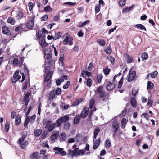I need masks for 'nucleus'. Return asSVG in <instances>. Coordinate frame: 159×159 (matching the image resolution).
I'll use <instances>...</instances> for the list:
<instances>
[{
    "label": "nucleus",
    "mask_w": 159,
    "mask_h": 159,
    "mask_svg": "<svg viewBox=\"0 0 159 159\" xmlns=\"http://www.w3.org/2000/svg\"><path fill=\"white\" fill-rule=\"evenodd\" d=\"M78 148H76L74 150H72L70 149L68 150L67 156L68 157H73L74 156H77V150Z\"/></svg>",
    "instance_id": "14"
},
{
    "label": "nucleus",
    "mask_w": 159,
    "mask_h": 159,
    "mask_svg": "<svg viewBox=\"0 0 159 159\" xmlns=\"http://www.w3.org/2000/svg\"><path fill=\"white\" fill-rule=\"evenodd\" d=\"M51 53V49L49 48H46L44 50V55H46L49 54Z\"/></svg>",
    "instance_id": "46"
},
{
    "label": "nucleus",
    "mask_w": 159,
    "mask_h": 159,
    "mask_svg": "<svg viewBox=\"0 0 159 159\" xmlns=\"http://www.w3.org/2000/svg\"><path fill=\"white\" fill-rule=\"evenodd\" d=\"M154 87L153 84L150 81H148L147 82V90H148L152 89Z\"/></svg>",
    "instance_id": "28"
},
{
    "label": "nucleus",
    "mask_w": 159,
    "mask_h": 159,
    "mask_svg": "<svg viewBox=\"0 0 159 159\" xmlns=\"http://www.w3.org/2000/svg\"><path fill=\"white\" fill-rule=\"evenodd\" d=\"M23 25H24L23 24H22L20 26L16 28L15 29V31H16V32H18L19 31H20V30H22L23 29Z\"/></svg>",
    "instance_id": "53"
},
{
    "label": "nucleus",
    "mask_w": 159,
    "mask_h": 159,
    "mask_svg": "<svg viewBox=\"0 0 159 159\" xmlns=\"http://www.w3.org/2000/svg\"><path fill=\"white\" fill-rule=\"evenodd\" d=\"M89 111V108L87 107H85L83 109L80 115V116L81 118L85 119L88 115Z\"/></svg>",
    "instance_id": "9"
},
{
    "label": "nucleus",
    "mask_w": 159,
    "mask_h": 159,
    "mask_svg": "<svg viewBox=\"0 0 159 159\" xmlns=\"http://www.w3.org/2000/svg\"><path fill=\"white\" fill-rule=\"evenodd\" d=\"M136 71L135 70L132 71L130 70L127 76V81L128 82H130L134 80V81L136 80L135 79L136 76Z\"/></svg>",
    "instance_id": "6"
},
{
    "label": "nucleus",
    "mask_w": 159,
    "mask_h": 159,
    "mask_svg": "<svg viewBox=\"0 0 159 159\" xmlns=\"http://www.w3.org/2000/svg\"><path fill=\"white\" fill-rule=\"evenodd\" d=\"M55 64V61L52 60H51L48 63V66H45V68L46 70L48 69H51L54 67Z\"/></svg>",
    "instance_id": "16"
},
{
    "label": "nucleus",
    "mask_w": 159,
    "mask_h": 159,
    "mask_svg": "<svg viewBox=\"0 0 159 159\" xmlns=\"http://www.w3.org/2000/svg\"><path fill=\"white\" fill-rule=\"evenodd\" d=\"M69 119V116L66 115L63 116H61L58 118L56 121V127H58L60 126L63 122H67Z\"/></svg>",
    "instance_id": "5"
},
{
    "label": "nucleus",
    "mask_w": 159,
    "mask_h": 159,
    "mask_svg": "<svg viewBox=\"0 0 159 159\" xmlns=\"http://www.w3.org/2000/svg\"><path fill=\"white\" fill-rule=\"evenodd\" d=\"M62 33L61 32H59L55 33L54 37V40H57L59 39L61 36Z\"/></svg>",
    "instance_id": "45"
},
{
    "label": "nucleus",
    "mask_w": 159,
    "mask_h": 159,
    "mask_svg": "<svg viewBox=\"0 0 159 159\" xmlns=\"http://www.w3.org/2000/svg\"><path fill=\"white\" fill-rule=\"evenodd\" d=\"M116 83L115 81H113V83L109 81L106 86V89L108 91L112 90L115 87Z\"/></svg>",
    "instance_id": "13"
},
{
    "label": "nucleus",
    "mask_w": 159,
    "mask_h": 159,
    "mask_svg": "<svg viewBox=\"0 0 159 159\" xmlns=\"http://www.w3.org/2000/svg\"><path fill=\"white\" fill-rule=\"evenodd\" d=\"M52 122V121L51 119L48 120L47 118L44 119L43 121V125H45V126H48L50 125Z\"/></svg>",
    "instance_id": "25"
},
{
    "label": "nucleus",
    "mask_w": 159,
    "mask_h": 159,
    "mask_svg": "<svg viewBox=\"0 0 159 159\" xmlns=\"http://www.w3.org/2000/svg\"><path fill=\"white\" fill-rule=\"evenodd\" d=\"M29 116L28 119L29 120V121L30 123H33L34 122V120L36 119V116L35 114L33 115L32 116L30 117V116Z\"/></svg>",
    "instance_id": "37"
},
{
    "label": "nucleus",
    "mask_w": 159,
    "mask_h": 159,
    "mask_svg": "<svg viewBox=\"0 0 159 159\" xmlns=\"http://www.w3.org/2000/svg\"><path fill=\"white\" fill-rule=\"evenodd\" d=\"M83 101V99L80 98L79 99L75 100L72 106H76L78 105Z\"/></svg>",
    "instance_id": "32"
},
{
    "label": "nucleus",
    "mask_w": 159,
    "mask_h": 159,
    "mask_svg": "<svg viewBox=\"0 0 159 159\" xmlns=\"http://www.w3.org/2000/svg\"><path fill=\"white\" fill-rule=\"evenodd\" d=\"M105 52L107 54H110L112 52L111 47L110 46L108 47V48L106 49Z\"/></svg>",
    "instance_id": "59"
},
{
    "label": "nucleus",
    "mask_w": 159,
    "mask_h": 159,
    "mask_svg": "<svg viewBox=\"0 0 159 159\" xmlns=\"http://www.w3.org/2000/svg\"><path fill=\"white\" fill-rule=\"evenodd\" d=\"M30 93L29 92H28L24 96L23 101H26V100H28V99H28V98L30 96Z\"/></svg>",
    "instance_id": "57"
},
{
    "label": "nucleus",
    "mask_w": 159,
    "mask_h": 159,
    "mask_svg": "<svg viewBox=\"0 0 159 159\" xmlns=\"http://www.w3.org/2000/svg\"><path fill=\"white\" fill-rule=\"evenodd\" d=\"M81 117L80 115V114L77 115L74 118V125L77 124L79 122Z\"/></svg>",
    "instance_id": "27"
},
{
    "label": "nucleus",
    "mask_w": 159,
    "mask_h": 159,
    "mask_svg": "<svg viewBox=\"0 0 159 159\" xmlns=\"http://www.w3.org/2000/svg\"><path fill=\"white\" fill-rule=\"evenodd\" d=\"M125 1L126 0H120L119 5L122 7L124 6L125 3Z\"/></svg>",
    "instance_id": "64"
},
{
    "label": "nucleus",
    "mask_w": 159,
    "mask_h": 159,
    "mask_svg": "<svg viewBox=\"0 0 159 159\" xmlns=\"http://www.w3.org/2000/svg\"><path fill=\"white\" fill-rule=\"evenodd\" d=\"M134 7V5H132L131 6L129 7H127L123 9L122 12L123 13L126 12L130 11L132 9H133Z\"/></svg>",
    "instance_id": "29"
},
{
    "label": "nucleus",
    "mask_w": 159,
    "mask_h": 159,
    "mask_svg": "<svg viewBox=\"0 0 159 159\" xmlns=\"http://www.w3.org/2000/svg\"><path fill=\"white\" fill-rule=\"evenodd\" d=\"M59 135L58 131H54L52 133V134L50 137L51 140L52 141H53L56 139Z\"/></svg>",
    "instance_id": "19"
},
{
    "label": "nucleus",
    "mask_w": 159,
    "mask_h": 159,
    "mask_svg": "<svg viewBox=\"0 0 159 159\" xmlns=\"http://www.w3.org/2000/svg\"><path fill=\"white\" fill-rule=\"evenodd\" d=\"M19 73V71L17 70L14 73L13 77L11 79L13 83H15L21 78V76L18 75Z\"/></svg>",
    "instance_id": "10"
},
{
    "label": "nucleus",
    "mask_w": 159,
    "mask_h": 159,
    "mask_svg": "<svg viewBox=\"0 0 159 159\" xmlns=\"http://www.w3.org/2000/svg\"><path fill=\"white\" fill-rule=\"evenodd\" d=\"M97 42L98 43L99 45L103 47L105 45V41L103 39H98L97 40Z\"/></svg>",
    "instance_id": "34"
},
{
    "label": "nucleus",
    "mask_w": 159,
    "mask_h": 159,
    "mask_svg": "<svg viewBox=\"0 0 159 159\" xmlns=\"http://www.w3.org/2000/svg\"><path fill=\"white\" fill-rule=\"evenodd\" d=\"M95 111V110H90L89 113L88 118L87 119L88 121L91 122V117L93 113V112Z\"/></svg>",
    "instance_id": "39"
},
{
    "label": "nucleus",
    "mask_w": 159,
    "mask_h": 159,
    "mask_svg": "<svg viewBox=\"0 0 159 159\" xmlns=\"http://www.w3.org/2000/svg\"><path fill=\"white\" fill-rule=\"evenodd\" d=\"M54 92L57 95H59L61 93V90L60 88L58 87L55 89H53Z\"/></svg>",
    "instance_id": "36"
},
{
    "label": "nucleus",
    "mask_w": 159,
    "mask_h": 159,
    "mask_svg": "<svg viewBox=\"0 0 159 159\" xmlns=\"http://www.w3.org/2000/svg\"><path fill=\"white\" fill-rule=\"evenodd\" d=\"M64 123V129L66 130H68L70 127V124L67 122Z\"/></svg>",
    "instance_id": "41"
},
{
    "label": "nucleus",
    "mask_w": 159,
    "mask_h": 159,
    "mask_svg": "<svg viewBox=\"0 0 159 159\" xmlns=\"http://www.w3.org/2000/svg\"><path fill=\"white\" fill-rule=\"evenodd\" d=\"M90 22L89 20H86L84 22L82 23L81 24L77 25V27L79 28H81L83 26L85 25L86 24L89 23Z\"/></svg>",
    "instance_id": "44"
},
{
    "label": "nucleus",
    "mask_w": 159,
    "mask_h": 159,
    "mask_svg": "<svg viewBox=\"0 0 159 159\" xmlns=\"http://www.w3.org/2000/svg\"><path fill=\"white\" fill-rule=\"evenodd\" d=\"M111 69L109 68H106L103 69V72L104 74L107 75H108L111 71Z\"/></svg>",
    "instance_id": "51"
},
{
    "label": "nucleus",
    "mask_w": 159,
    "mask_h": 159,
    "mask_svg": "<svg viewBox=\"0 0 159 159\" xmlns=\"http://www.w3.org/2000/svg\"><path fill=\"white\" fill-rule=\"evenodd\" d=\"M24 16L23 13L20 11H17V15L16 16V19L20 20Z\"/></svg>",
    "instance_id": "22"
},
{
    "label": "nucleus",
    "mask_w": 159,
    "mask_h": 159,
    "mask_svg": "<svg viewBox=\"0 0 159 159\" xmlns=\"http://www.w3.org/2000/svg\"><path fill=\"white\" fill-rule=\"evenodd\" d=\"M54 90H52L49 93L48 98V99L49 101H53L54 98H55L56 94L54 92Z\"/></svg>",
    "instance_id": "17"
},
{
    "label": "nucleus",
    "mask_w": 159,
    "mask_h": 159,
    "mask_svg": "<svg viewBox=\"0 0 159 159\" xmlns=\"http://www.w3.org/2000/svg\"><path fill=\"white\" fill-rule=\"evenodd\" d=\"M55 127L56 123H52L50 125H49L48 126H45V129H47V131L51 132L54 130Z\"/></svg>",
    "instance_id": "15"
},
{
    "label": "nucleus",
    "mask_w": 159,
    "mask_h": 159,
    "mask_svg": "<svg viewBox=\"0 0 159 159\" xmlns=\"http://www.w3.org/2000/svg\"><path fill=\"white\" fill-rule=\"evenodd\" d=\"M2 30L3 33L5 34H9L10 31L9 28L6 26H3L2 27Z\"/></svg>",
    "instance_id": "26"
},
{
    "label": "nucleus",
    "mask_w": 159,
    "mask_h": 159,
    "mask_svg": "<svg viewBox=\"0 0 159 159\" xmlns=\"http://www.w3.org/2000/svg\"><path fill=\"white\" fill-rule=\"evenodd\" d=\"M34 15H33L31 16V17L30 18L31 19V20L29 21L26 24V27L27 28L31 29L33 27L34 25Z\"/></svg>",
    "instance_id": "8"
},
{
    "label": "nucleus",
    "mask_w": 159,
    "mask_h": 159,
    "mask_svg": "<svg viewBox=\"0 0 159 159\" xmlns=\"http://www.w3.org/2000/svg\"><path fill=\"white\" fill-rule=\"evenodd\" d=\"M10 123L9 122H6L5 125V130L6 132H8L9 129Z\"/></svg>",
    "instance_id": "56"
},
{
    "label": "nucleus",
    "mask_w": 159,
    "mask_h": 159,
    "mask_svg": "<svg viewBox=\"0 0 159 159\" xmlns=\"http://www.w3.org/2000/svg\"><path fill=\"white\" fill-rule=\"evenodd\" d=\"M102 76L101 74H99L98 75L97 77L98 82V83H101V80L102 79Z\"/></svg>",
    "instance_id": "63"
},
{
    "label": "nucleus",
    "mask_w": 159,
    "mask_h": 159,
    "mask_svg": "<svg viewBox=\"0 0 159 159\" xmlns=\"http://www.w3.org/2000/svg\"><path fill=\"white\" fill-rule=\"evenodd\" d=\"M59 137L61 140L65 141L66 138V133L64 132L61 133Z\"/></svg>",
    "instance_id": "35"
},
{
    "label": "nucleus",
    "mask_w": 159,
    "mask_h": 159,
    "mask_svg": "<svg viewBox=\"0 0 159 159\" xmlns=\"http://www.w3.org/2000/svg\"><path fill=\"white\" fill-rule=\"evenodd\" d=\"M23 69L24 71L25 72V75H27L28 76H29V70H28L27 67H26V66L25 64L24 65Z\"/></svg>",
    "instance_id": "54"
},
{
    "label": "nucleus",
    "mask_w": 159,
    "mask_h": 159,
    "mask_svg": "<svg viewBox=\"0 0 159 159\" xmlns=\"http://www.w3.org/2000/svg\"><path fill=\"white\" fill-rule=\"evenodd\" d=\"M27 135L25 134H23L21 138L19 139L17 141V143L20 144L21 148L22 149H24L28 145L29 143L28 141H24Z\"/></svg>",
    "instance_id": "4"
},
{
    "label": "nucleus",
    "mask_w": 159,
    "mask_h": 159,
    "mask_svg": "<svg viewBox=\"0 0 159 159\" xmlns=\"http://www.w3.org/2000/svg\"><path fill=\"white\" fill-rule=\"evenodd\" d=\"M93 68V65L92 62H91L90 63L88 67V69L89 71H91Z\"/></svg>",
    "instance_id": "62"
},
{
    "label": "nucleus",
    "mask_w": 159,
    "mask_h": 159,
    "mask_svg": "<svg viewBox=\"0 0 159 159\" xmlns=\"http://www.w3.org/2000/svg\"><path fill=\"white\" fill-rule=\"evenodd\" d=\"M107 58L108 60L110 61L112 64H114L115 59L114 57L110 55H108L107 57Z\"/></svg>",
    "instance_id": "38"
},
{
    "label": "nucleus",
    "mask_w": 159,
    "mask_h": 159,
    "mask_svg": "<svg viewBox=\"0 0 159 159\" xmlns=\"http://www.w3.org/2000/svg\"><path fill=\"white\" fill-rule=\"evenodd\" d=\"M130 103L132 107L134 108H135L137 105V102L135 98L134 97H132L130 100Z\"/></svg>",
    "instance_id": "23"
},
{
    "label": "nucleus",
    "mask_w": 159,
    "mask_h": 159,
    "mask_svg": "<svg viewBox=\"0 0 159 159\" xmlns=\"http://www.w3.org/2000/svg\"><path fill=\"white\" fill-rule=\"evenodd\" d=\"M30 157L31 159H37L40 158L39 156L38 155V152H34L30 155Z\"/></svg>",
    "instance_id": "24"
},
{
    "label": "nucleus",
    "mask_w": 159,
    "mask_h": 159,
    "mask_svg": "<svg viewBox=\"0 0 159 159\" xmlns=\"http://www.w3.org/2000/svg\"><path fill=\"white\" fill-rule=\"evenodd\" d=\"M7 22L12 25H14L15 23V20L13 18L10 17L8 18L7 20Z\"/></svg>",
    "instance_id": "43"
},
{
    "label": "nucleus",
    "mask_w": 159,
    "mask_h": 159,
    "mask_svg": "<svg viewBox=\"0 0 159 159\" xmlns=\"http://www.w3.org/2000/svg\"><path fill=\"white\" fill-rule=\"evenodd\" d=\"M135 27L141 30H144L145 31H146V29L145 27L141 24H136L135 25Z\"/></svg>",
    "instance_id": "33"
},
{
    "label": "nucleus",
    "mask_w": 159,
    "mask_h": 159,
    "mask_svg": "<svg viewBox=\"0 0 159 159\" xmlns=\"http://www.w3.org/2000/svg\"><path fill=\"white\" fill-rule=\"evenodd\" d=\"M64 81V79H63L59 78L56 80V85L58 86L61 85V83Z\"/></svg>",
    "instance_id": "40"
},
{
    "label": "nucleus",
    "mask_w": 159,
    "mask_h": 159,
    "mask_svg": "<svg viewBox=\"0 0 159 159\" xmlns=\"http://www.w3.org/2000/svg\"><path fill=\"white\" fill-rule=\"evenodd\" d=\"M77 156L78 155H83L85 154V151L83 149L79 150V149L77 150Z\"/></svg>",
    "instance_id": "49"
},
{
    "label": "nucleus",
    "mask_w": 159,
    "mask_h": 159,
    "mask_svg": "<svg viewBox=\"0 0 159 159\" xmlns=\"http://www.w3.org/2000/svg\"><path fill=\"white\" fill-rule=\"evenodd\" d=\"M73 39L72 37H70L69 36H66L63 43L64 45L67 44L69 43V45L71 46L73 44Z\"/></svg>",
    "instance_id": "11"
},
{
    "label": "nucleus",
    "mask_w": 159,
    "mask_h": 159,
    "mask_svg": "<svg viewBox=\"0 0 159 159\" xmlns=\"http://www.w3.org/2000/svg\"><path fill=\"white\" fill-rule=\"evenodd\" d=\"M123 77H122L118 82L117 87L118 88H120L121 87L123 82Z\"/></svg>",
    "instance_id": "52"
},
{
    "label": "nucleus",
    "mask_w": 159,
    "mask_h": 159,
    "mask_svg": "<svg viewBox=\"0 0 159 159\" xmlns=\"http://www.w3.org/2000/svg\"><path fill=\"white\" fill-rule=\"evenodd\" d=\"M100 138H98L96 139L94 142L93 146V148L94 150L96 149L99 145L101 142Z\"/></svg>",
    "instance_id": "20"
},
{
    "label": "nucleus",
    "mask_w": 159,
    "mask_h": 159,
    "mask_svg": "<svg viewBox=\"0 0 159 159\" xmlns=\"http://www.w3.org/2000/svg\"><path fill=\"white\" fill-rule=\"evenodd\" d=\"M21 116L20 115H17L16 117L15 125L18 126L20 124L21 122Z\"/></svg>",
    "instance_id": "21"
},
{
    "label": "nucleus",
    "mask_w": 159,
    "mask_h": 159,
    "mask_svg": "<svg viewBox=\"0 0 159 159\" xmlns=\"http://www.w3.org/2000/svg\"><path fill=\"white\" fill-rule=\"evenodd\" d=\"M92 81L91 78H88L87 80V85L90 87L92 84Z\"/></svg>",
    "instance_id": "47"
},
{
    "label": "nucleus",
    "mask_w": 159,
    "mask_h": 159,
    "mask_svg": "<svg viewBox=\"0 0 159 159\" xmlns=\"http://www.w3.org/2000/svg\"><path fill=\"white\" fill-rule=\"evenodd\" d=\"M53 149L55 151V153L56 154H60L62 156H65L67 154L66 152L64 151L63 148L55 147Z\"/></svg>",
    "instance_id": "7"
},
{
    "label": "nucleus",
    "mask_w": 159,
    "mask_h": 159,
    "mask_svg": "<svg viewBox=\"0 0 159 159\" xmlns=\"http://www.w3.org/2000/svg\"><path fill=\"white\" fill-rule=\"evenodd\" d=\"M148 57V55L146 52L143 53L142 54L141 57L143 60L147 59Z\"/></svg>",
    "instance_id": "48"
},
{
    "label": "nucleus",
    "mask_w": 159,
    "mask_h": 159,
    "mask_svg": "<svg viewBox=\"0 0 159 159\" xmlns=\"http://www.w3.org/2000/svg\"><path fill=\"white\" fill-rule=\"evenodd\" d=\"M112 126V128L114 129L113 132L115 133H116L118 130L119 128V125L116 119H115L113 120Z\"/></svg>",
    "instance_id": "12"
},
{
    "label": "nucleus",
    "mask_w": 159,
    "mask_h": 159,
    "mask_svg": "<svg viewBox=\"0 0 159 159\" xmlns=\"http://www.w3.org/2000/svg\"><path fill=\"white\" fill-rule=\"evenodd\" d=\"M124 56L127 59V63H132L133 61V58L128 54H125Z\"/></svg>",
    "instance_id": "18"
},
{
    "label": "nucleus",
    "mask_w": 159,
    "mask_h": 159,
    "mask_svg": "<svg viewBox=\"0 0 159 159\" xmlns=\"http://www.w3.org/2000/svg\"><path fill=\"white\" fill-rule=\"evenodd\" d=\"M95 103V100L94 98L91 99L89 101V107L90 109H91L93 107Z\"/></svg>",
    "instance_id": "42"
},
{
    "label": "nucleus",
    "mask_w": 159,
    "mask_h": 159,
    "mask_svg": "<svg viewBox=\"0 0 159 159\" xmlns=\"http://www.w3.org/2000/svg\"><path fill=\"white\" fill-rule=\"evenodd\" d=\"M48 132L47 131H45L42 133L41 135V138L42 139H44L48 134Z\"/></svg>",
    "instance_id": "61"
},
{
    "label": "nucleus",
    "mask_w": 159,
    "mask_h": 159,
    "mask_svg": "<svg viewBox=\"0 0 159 159\" xmlns=\"http://www.w3.org/2000/svg\"><path fill=\"white\" fill-rule=\"evenodd\" d=\"M25 57H20L19 59L14 58L12 56L11 58L12 62V65L14 67L19 66V67L22 66V64L23 62Z\"/></svg>",
    "instance_id": "3"
},
{
    "label": "nucleus",
    "mask_w": 159,
    "mask_h": 159,
    "mask_svg": "<svg viewBox=\"0 0 159 159\" xmlns=\"http://www.w3.org/2000/svg\"><path fill=\"white\" fill-rule=\"evenodd\" d=\"M111 146V143L108 139H107L105 142V146L107 148H109Z\"/></svg>",
    "instance_id": "50"
},
{
    "label": "nucleus",
    "mask_w": 159,
    "mask_h": 159,
    "mask_svg": "<svg viewBox=\"0 0 159 159\" xmlns=\"http://www.w3.org/2000/svg\"><path fill=\"white\" fill-rule=\"evenodd\" d=\"M44 57L47 60H51L52 57V54L51 53L48 54L46 55H45Z\"/></svg>",
    "instance_id": "55"
},
{
    "label": "nucleus",
    "mask_w": 159,
    "mask_h": 159,
    "mask_svg": "<svg viewBox=\"0 0 159 159\" xmlns=\"http://www.w3.org/2000/svg\"><path fill=\"white\" fill-rule=\"evenodd\" d=\"M158 74V72L157 71H155L150 74L151 77L152 78H155Z\"/></svg>",
    "instance_id": "60"
},
{
    "label": "nucleus",
    "mask_w": 159,
    "mask_h": 159,
    "mask_svg": "<svg viewBox=\"0 0 159 159\" xmlns=\"http://www.w3.org/2000/svg\"><path fill=\"white\" fill-rule=\"evenodd\" d=\"M127 123L126 119L125 118H123L121 122V127L122 129H124L125 126Z\"/></svg>",
    "instance_id": "30"
},
{
    "label": "nucleus",
    "mask_w": 159,
    "mask_h": 159,
    "mask_svg": "<svg viewBox=\"0 0 159 159\" xmlns=\"http://www.w3.org/2000/svg\"><path fill=\"white\" fill-rule=\"evenodd\" d=\"M27 85H28V82L27 80H25L24 83L23 84V87H22V89L23 90H25L27 89Z\"/></svg>",
    "instance_id": "58"
},
{
    "label": "nucleus",
    "mask_w": 159,
    "mask_h": 159,
    "mask_svg": "<svg viewBox=\"0 0 159 159\" xmlns=\"http://www.w3.org/2000/svg\"><path fill=\"white\" fill-rule=\"evenodd\" d=\"M39 31H38L36 33V36L37 39L36 40H38L39 39V43L42 48H45L48 45V43H47L45 41L44 38L45 37V35L42 34H39Z\"/></svg>",
    "instance_id": "2"
},
{
    "label": "nucleus",
    "mask_w": 159,
    "mask_h": 159,
    "mask_svg": "<svg viewBox=\"0 0 159 159\" xmlns=\"http://www.w3.org/2000/svg\"><path fill=\"white\" fill-rule=\"evenodd\" d=\"M96 93L99 94L100 98H103L102 100L103 101H106L108 99L109 94L107 93H106L105 91L103 90V87L102 85L97 88Z\"/></svg>",
    "instance_id": "1"
},
{
    "label": "nucleus",
    "mask_w": 159,
    "mask_h": 159,
    "mask_svg": "<svg viewBox=\"0 0 159 159\" xmlns=\"http://www.w3.org/2000/svg\"><path fill=\"white\" fill-rule=\"evenodd\" d=\"M42 132V129H39L35 130L34 131V135L36 137L39 136Z\"/></svg>",
    "instance_id": "31"
}]
</instances>
